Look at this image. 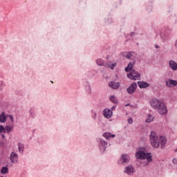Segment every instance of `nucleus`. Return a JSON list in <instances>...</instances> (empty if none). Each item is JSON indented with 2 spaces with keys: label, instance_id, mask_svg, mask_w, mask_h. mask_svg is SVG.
Returning a JSON list of instances; mask_svg holds the SVG:
<instances>
[{
  "label": "nucleus",
  "instance_id": "7ed1b4c3",
  "mask_svg": "<svg viewBox=\"0 0 177 177\" xmlns=\"http://www.w3.org/2000/svg\"><path fill=\"white\" fill-rule=\"evenodd\" d=\"M136 158L137 160H147V162H153V155L143 147H140L136 149Z\"/></svg>",
  "mask_w": 177,
  "mask_h": 177
},
{
  "label": "nucleus",
  "instance_id": "423d86ee",
  "mask_svg": "<svg viewBox=\"0 0 177 177\" xmlns=\"http://www.w3.org/2000/svg\"><path fill=\"white\" fill-rule=\"evenodd\" d=\"M99 147L100 151L102 153H104V151H106V149L107 148V142L102 139H100Z\"/></svg>",
  "mask_w": 177,
  "mask_h": 177
},
{
  "label": "nucleus",
  "instance_id": "5701e85b",
  "mask_svg": "<svg viewBox=\"0 0 177 177\" xmlns=\"http://www.w3.org/2000/svg\"><path fill=\"white\" fill-rule=\"evenodd\" d=\"M110 100H111L113 103H115V104H117V103H118V100L117 99V97H115V96L111 95L110 97Z\"/></svg>",
  "mask_w": 177,
  "mask_h": 177
},
{
  "label": "nucleus",
  "instance_id": "2eb2a0df",
  "mask_svg": "<svg viewBox=\"0 0 177 177\" xmlns=\"http://www.w3.org/2000/svg\"><path fill=\"white\" fill-rule=\"evenodd\" d=\"M6 115H5V112H1V115H0V122L1 123H4L6 122Z\"/></svg>",
  "mask_w": 177,
  "mask_h": 177
},
{
  "label": "nucleus",
  "instance_id": "ddd939ff",
  "mask_svg": "<svg viewBox=\"0 0 177 177\" xmlns=\"http://www.w3.org/2000/svg\"><path fill=\"white\" fill-rule=\"evenodd\" d=\"M17 158H19V156L17 155V153H16L15 152H12L10 154V158L11 162H12V163L15 162V160Z\"/></svg>",
  "mask_w": 177,
  "mask_h": 177
},
{
  "label": "nucleus",
  "instance_id": "1a4fd4ad",
  "mask_svg": "<svg viewBox=\"0 0 177 177\" xmlns=\"http://www.w3.org/2000/svg\"><path fill=\"white\" fill-rule=\"evenodd\" d=\"M103 115L105 118H111V117H113V111L105 109L103 111Z\"/></svg>",
  "mask_w": 177,
  "mask_h": 177
},
{
  "label": "nucleus",
  "instance_id": "20e7f679",
  "mask_svg": "<svg viewBox=\"0 0 177 177\" xmlns=\"http://www.w3.org/2000/svg\"><path fill=\"white\" fill-rule=\"evenodd\" d=\"M131 160V158L129 157V155L128 154H122L120 159L118 161V163L120 165H124V164H128L129 161Z\"/></svg>",
  "mask_w": 177,
  "mask_h": 177
},
{
  "label": "nucleus",
  "instance_id": "58836bf2",
  "mask_svg": "<svg viewBox=\"0 0 177 177\" xmlns=\"http://www.w3.org/2000/svg\"><path fill=\"white\" fill-rule=\"evenodd\" d=\"M126 106H129V104H126Z\"/></svg>",
  "mask_w": 177,
  "mask_h": 177
},
{
  "label": "nucleus",
  "instance_id": "39448f33",
  "mask_svg": "<svg viewBox=\"0 0 177 177\" xmlns=\"http://www.w3.org/2000/svg\"><path fill=\"white\" fill-rule=\"evenodd\" d=\"M165 84L168 88H175L177 86V80L168 79L165 81Z\"/></svg>",
  "mask_w": 177,
  "mask_h": 177
},
{
  "label": "nucleus",
  "instance_id": "c756f323",
  "mask_svg": "<svg viewBox=\"0 0 177 177\" xmlns=\"http://www.w3.org/2000/svg\"><path fill=\"white\" fill-rule=\"evenodd\" d=\"M97 117V114L96 113V112H94L93 113V115L92 116V118L94 119V120H96Z\"/></svg>",
  "mask_w": 177,
  "mask_h": 177
},
{
  "label": "nucleus",
  "instance_id": "9b49d317",
  "mask_svg": "<svg viewBox=\"0 0 177 177\" xmlns=\"http://www.w3.org/2000/svg\"><path fill=\"white\" fill-rule=\"evenodd\" d=\"M104 66L105 67H108L111 70H114V67H115V66H117V63L114 62V63L112 64L111 62H108L106 64H104Z\"/></svg>",
  "mask_w": 177,
  "mask_h": 177
},
{
  "label": "nucleus",
  "instance_id": "c9c22d12",
  "mask_svg": "<svg viewBox=\"0 0 177 177\" xmlns=\"http://www.w3.org/2000/svg\"><path fill=\"white\" fill-rule=\"evenodd\" d=\"M30 115H32V112L31 111V110H30Z\"/></svg>",
  "mask_w": 177,
  "mask_h": 177
},
{
  "label": "nucleus",
  "instance_id": "f704fd0d",
  "mask_svg": "<svg viewBox=\"0 0 177 177\" xmlns=\"http://www.w3.org/2000/svg\"><path fill=\"white\" fill-rule=\"evenodd\" d=\"M1 136H2V138H3V139H5V135L1 134Z\"/></svg>",
  "mask_w": 177,
  "mask_h": 177
},
{
  "label": "nucleus",
  "instance_id": "f257e3e1",
  "mask_svg": "<svg viewBox=\"0 0 177 177\" xmlns=\"http://www.w3.org/2000/svg\"><path fill=\"white\" fill-rule=\"evenodd\" d=\"M150 143L153 149H158L160 145L161 148L165 146L167 143V138L162 136H158L154 131H151L149 135Z\"/></svg>",
  "mask_w": 177,
  "mask_h": 177
},
{
  "label": "nucleus",
  "instance_id": "393cba45",
  "mask_svg": "<svg viewBox=\"0 0 177 177\" xmlns=\"http://www.w3.org/2000/svg\"><path fill=\"white\" fill-rule=\"evenodd\" d=\"M102 136H104V138H106V139H110V138H111V133H104L102 134Z\"/></svg>",
  "mask_w": 177,
  "mask_h": 177
},
{
  "label": "nucleus",
  "instance_id": "6ab92c4d",
  "mask_svg": "<svg viewBox=\"0 0 177 177\" xmlns=\"http://www.w3.org/2000/svg\"><path fill=\"white\" fill-rule=\"evenodd\" d=\"M122 56H123V57H127V59H131V56H132V54H131V53H125V52H122L121 53Z\"/></svg>",
  "mask_w": 177,
  "mask_h": 177
},
{
  "label": "nucleus",
  "instance_id": "9d476101",
  "mask_svg": "<svg viewBox=\"0 0 177 177\" xmlns=\"http://www.w3.org/2000/svg\"><path fill=\"white\" fill-rule=\"evenodd\" d=\"M109 85L110 88H112V89H118V88H120L119 82H110L109 83Z\"/></svg>",
  "mask_w": 177,
  "mask_h": 177
},
{
  "label": "nucleus",
  "instance_id": "f8f14e48",
  "mask_svg": "<svg viewBox=\"0 0 177 177\" xmlns=\"http://www.w3.org/2000/svg\"><path fill=\"white\" fill-rule=\"evenodd\" d=\"M138 84L141 89L145 88H149V86H150V84H149V83L146 82H138Z\"/></svg>",
  "mask_w": 177,
  "mask_h": 177
},
{
  "label": "nucleus",
  "instance_id": "e433bc0d",
  "mask_svg": "<svg viewBox=\"0 0 177 177\" xmlns=\"http://www.w3.org/2000/svg\"><path fill=\"white\" fill-rule=\"evenodd\" d=\"M176 161V159L173 160V162H175Z\"/></svg>",
  "mask_w": 177,
  "mask_h": 177
},
{
  "label": "nucleus",
  "instance_id": "0eeeda50",
  "mask_svg": "<svg viewBox=\"0 0 177 177\" xmlns=\"http://www.w3.org/2000/svg\"><path fill=\"white\" fill-rule=\"evenodd\" d=\"M124 174H127V175H133V165H129L125 167Z\"/></svg>",
  "mask_w": 177,
  "mask_h": 177
},
{
  "label": "nucleus",
  "instance_id": "aec40b11",
  "mask_svg": "<svg viewBox=\"0 0 177 177\" xmlns=\"http://www.w3.org/2000/svg\"><path fill=\"white\" fill-rule=\"evenodd\" d=\"M133 67V64H131V62L128 64V66L124 68V71L127 73H129V71H131Z\"/></svg>",
  "mask_w": 177,
  "mask_h": 177
},
{
  "label": "nucleus",
  "instance_id": "4c0bfd02",
  "mask_svg": "<svg viewBox=\"0 0 177 177\" xmlns=\"http://www.w3.org/2000/svg\"><path fill=\"white\" fill-rule=\"evenodd\" d=\"M135 86H136V84H133V88H135Z\"/></svg>",
  "mask_w": 177,
  "mask_h": 177
},
{
  "label": "nucleus",
  "instance_id": "cd10ccee",
  "mask_svg": "<svg viewBox=\"0 0 177 177\" xmlns=\"http://www.w3.org/2000/svg\"><path fill=\"white\" fill-rule=\"evenodd\" d=\"M128 78L130 80H133V73L132 72L127 74Z\"/></svg>",
  "mask_w": 177,
  "mask_h": 177
},
{
  "label": "nucleus",
  "instance_id": "f03ea898",
  "mask_svg": "<svg viewBox=\"0 0 177 177\" xmlns=\"http://www.w3.org/2000/svg\"><path fill=\"white\" fill-rule=\"evenodd\" d=\"M150 106L153 110H156L160 115H167V114H168L167 105L160 99L152 98L150 100Z\"/></svg>",
  "mask_w": 177,
  "mask_h": 177
},
{
  "label": "nucleus",
  "instance_id": "2f4dec72",
  "mask_svg": "<svg viewBox=\"0 0 177 177\" xmlns=\"http://www.w3.org/2000/svg\"><path fill=\"white\" fill-rule=\"evenodd\" d=\"M155 48H156V49H158V48H160V46L156 45V46H155Z\"/></svg>",
  "mask_w": 177,
  "mask_h": 177
},
{
  "label": "nucleus",
  "instance_id": "412c9836",
  "mask_svg": "<svg viewBox=\"0 0 177 177\" xmlns=\"http://www.w3.org/2000/svg\"><path fill=\"white\" fill-rule=\"evenodd\" d=\"M18 149H19V153H23V151H24V145L21 144V142H19Z\"/></svg>",
  "mask_w": 177,
  "mask_h": 177
},
{
  "label": "nucleus",
  "instance_id": "c85d7f7f",
  "mask_svg": "<svg viewBox=\"0 0 177 177\" xmlns=\"http://www.w3.org/2000/svg\"><path fill=\"white\" fill-rule=\"evenodd\" d=\"M127 122H129V124H133V120L132 119V118H130L127 120Z\"/></svg>",
  "mask_w": 177,
  "mask_h": 177
},
{
  "label": "nucleus",
  "instance_id": "72a5a7b5",
  "mask_svg": "<svg viewBox=\"0 0 177 177\" xmlns=\"http://www.w3.org/2000/svg\"><path fill=\"white\" fill-rule=\"evenodd\" d=\"M175 46L176 48H177V39L176 40V42H175Z\"/></svg>",
  "mask_w": 177,
  "mask_h": 177
},
{
  "label": "nucleus",
  "instance_id": "7c9ffc66",
  "mask_svg": "<svg viewBox=\"0 0 177 177\" xmlns=\"http://www.w3.org/2000/svg\"><path fill=\"white\" fill-rule=\"evenodd\" d=\"M111 138H115V135H114V134H111Z\"/></svg>",
  "mask_w": 177,
  "mask_h": 177
},
{
  "label": "nucleus",
  "instance_id": "b1692460",
  "mask_svg": "<svg viewBox=\"0 0 177 177\" xmlns=\"http://www.w3.org/2000/svg\"><path fill=\"white\" fill-rule=\"evenodd\" d=\"M96 63L97 66H104V62H103V59H97Z\"/></svg>",
  "mask_w": 177,
  "mask_h": 177
},
{
  "label": "nucleus",
  "instance_id": "6e6552de",
  "mask_svg": "<svg viewBox=\"0 0 177 177\" xmlns=\"http://www.w3.org/2000/svg\"><path fill=\"white\" fill-rule=\"evenodd\" d=\"M169 67L172 71H177V62L175 60L171 59L169 61Z\"/></svg>",
  "mask_w": 177,
  "mask_h": 177
},
{
  "label": "nucleus",
  "instance_id": "dca6fc26",
  "mask_svg": "<svg viewBox=\"0 0 177 177\" xmlns=\"http://www.w3.org/2000/svg\"><path fill=\"white\" fill-rule=\"evenodd\" d=\"M1 174L2 175H6V174H9V168H8V167H3L1 169Z\"/></svg>",
  "mask_w": 177,
  "mask_h": 177
},
{
  "label": "nucleus",
  "instance_id": "a878e982",
  "mask_svg": "<svg viewBox=\"0 0 177 177\" xmlns=\"http://www.w3.org/2000/svg\"><path fill=\"white\" fill-rule=\"evenodd\" d=\"M2 132L3 133H6V129L5 127L3 125H0V133H2Z\"/></svg>",
  "mask_w": 177,
  "mask_h": 177
},
{
  "label": "nucleus",
  "instance_id": "473e14b6",
  "mask_svg": "<svg viewBox=\"0 0 177 177\" xmlns=\"http://www.w3.org/2000/svg\"><path fill=\"white\" fill-rule=\"evenodd\" d=\"M111 110H115V106H112Z\"/></svg>",
  "mask_w": 177,
  "mask_h": 177
},
{
  "label": "nucleus",
  "instance_id": "4be33fe9",
  "mask_svg": "<svg viewBox=\"0 0 177 177\" xmlns=\"http://www.w3.org/2000/svg\"><path fill=\"white\" fill-rule=\"evenodd\" d=\"M127 93L130 95L133 93V83H132L129 88L127 89Z\"/></svg>",
  "mask_w": 177,
  "mask_h": 177
},
{
  "label": "nucleus",
  "instance_id": "f3484780",
  "mask_svg": "<svg viewBox=\"0 0 177 177\" xmlns=\"http://www.w3.org/2000/svg\"><path fill=\"white\" fill-rule=\"evenodd\" d=\"M153 121H154V117L150 114H148L145 122H153Z\"/></svg>",
  "mask_w": 177,
  "mask_h": 177
},
{
  "label": "nucleus",
  "instance_id": "a211bd4d",
  "mask_svg": "<svg viewBox=\"0 0 177 177\" xmlns=\"http://www.w3.org/2000/svg\"><path fill=\"white\" fill-rule=\"evenodd\" d=\"M133 80H140V73H139V72L138 71H134L133 72Z\"/></svg>",
  "mask_w": 177,
  "mask_h": 177
},
{
  "label": "nucleus",
  "instance_id": "4468645a",
  "mask_svg": "<svg viewBox=\"0 0 177 177\" xmlns=\"http://www.w3.org/2000/svg\"><path fill=\"white\" fill-rule=\"evenodd\" d=\"M15 127V124L13 123H9L5 128L6 131H7V133H9L12 129Z\"/></svg>",
  "mask_w": 177,
  "mask_h": 177
},
{
  "label": "nucleus",
  "instance_id": "bb28decb",
  "mask_svg": "<svg viewBox=\"0 0 177 177\" xmlns=\"http://www.w3.org/2000/svg\"><path fill=\"white\" fill-rule=\"evenodd\" d=\"M9 118L11 121V122H10V124H14L15 123V118H13V115H9Z\"/></svg>",
  "mask_w": 177,
  "mask_h": 177
}]
</instances>
